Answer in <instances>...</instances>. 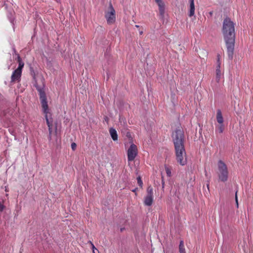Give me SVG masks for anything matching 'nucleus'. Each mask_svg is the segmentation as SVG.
<instances>
[{"label":"nucleus","instance_id":"obj_1","mask_svg":"<svg viewBox=\"0 0 253 253\" xmlns=\"http://www.w3.org/2000/svg\"><path fill=\"white\" fill-rule=\"evenodd\" d=\"M174 145L176 160L181 166L186 164V153L184 147L185 136L182 129H175L171 134Z\"/></svg>","mask_w":253,"mask_h":253},{"label":"nucleus","instance_id":"obj_2","mask_svg":"<svg viewBox=\"0 0 253 253\" xmlns=\"http://www.w3.org/2000/svg\"><path fill=\"white\" fill-rule=\"evenodd\" d=\"M228 58L232 60L233 57L235 42V24L231 19L226 17L223 22L222 29Z\"/></svg>","mask_w":253,"mask_h":253},{"label":"nucleus","instance_id":"obj_3","mask_svg":"<svg viewBox=\"0 0 253 253\" xmlns=\"http://www.w3.org/2000/svg\"><path fill=\"white\" fill-rule=\"evenodd\" d=\"M41 82L42 83V85H39L36 82L35 86L36 87L39 93L40 99L42 105V109L43 113L45 114V118L46 124L48 127L49 139L50 140L51 139L52 133V120L51 118H48V114H49L48 106L47 104L46 96L44 89V84L43 82V79L41 80Z\"/></svg>","mask_w":253,"mask_h":253},{"label":"nucleus","instance_id":"obj_4","mask_svg":"<svg viewBox=\"0 0 253 253\" xmlns=\"http://www.w3.org/2000/svg\"><path fill=\"white\" fill-rule=\"evenodd\" d=\"M17 61L18 63V67L12 73L11 77V82H19L21 80L22 69L24 66V63L22 61L20 55L17 54Z\"/></svg>","mask_w":253,"mask_h":253},{"label":"nucleus","instance_id":"obj_5","mask_svg":"<svg viewBox=\"0 0 253 253\" xmlns=\"http://www.w3.org/2000/svg\"><path fill=\"white\" fill-rule=\"evenodd\" d=\"M218 176L219 180L222 182H226L228 180L229 172L228 168L224 162L219 160L217 164Z\"/></svg>","mask_w":253,"mask_h":253},{"label":"nucleus","instance_id":"obj_6","mask_svg":"<svg viewBox=\"0 0 253 253\" xmlns=\"http://www.w3.org/2000/svg\"><path fill=\"white\" fill-rule=\"evenodd\" d=\"M105 17L108 24H113L116 21V12L111 3L110 2L107 10L105 11Z\"/></svg>","mask_w":253,"mask_h":253},{"label":"nucleus","instance_id":"obj_7","mask_svg":"<svg viewBox=\"0 0 253 253\" xmlns=\"http://www.w3.org/2000/svg\"><path fill=\"white\" fill-rule=\"evenodd\" d=\"M137 146L132 143L129 147L127 151V156L128 162H132L138 155Z\"/></svg>","mask_w":253,"mask_h":253},{"label":"nucleus","instance_id":"obj_8","mask_svg":"<svg viewBox=\"0 0 253 253\" xmlns=\"http://www.w3.org/2000/svg\"><path fill=\"white\" fill-rule=\"evenodd\" d=\"M153 202V189L151 186L147 189V195L144 198V203L145 205L150 206Z\"/></svg>","mask_w":253,"mask_h":253},{"label":"nucleus","instance_id":"obj_9","mask_svg":"<svg viewBox=\"0 0 253 253\" xmlns=\"http://www.w3.org/2000/svg\"><path fill=\"white\" fill-rule=\"evenodd\" d=\"M217 65L216 69V81L217 83L220 82V79L221 78L222 73L220 70V65L221 62L220 61V55H217Z\"/></svg>","mask_w":253,"mask_h":253},{"label":"nucleus","instance_id":"obj_10","mask_svg":"<svg viewBox=\"0 0 253 253\" xmlns=\"http://www.w3.org/2000/svg\"><path fill=\"white\" fill-rule=\"evenodd\" d=\"M216 119L219 124H223V118L220 110L218 109L216 112Z\"/></svg>","mask_w":253,"mask_h":253},{"label":"nucleus","instance_id":"obj_11","mask_svg":"<svg viewBox=\"0 0 253 253\" xmlns=\"http://www.w3.org/2000/svg\"><path fill=\"white\" fill-rule=\"evenodd\" d=\"M190 3V10L189 16L190 17L193 16L195 14V5L194 0H189Z\"/></svg>","mask_w":253,"mask_h":253},{"label":"nucleus","instance_id":"obj_12","mask_svg":"<svg viewBox=\"0 0 253 253\" xmlns=\"http://www.w3.org/2000/svg\"><path fill=\"white\" fill-rule=\"evenodd\" d=\"M109 132L112 139L114 141L118 140V134L115 129L113 128H110L109 129Z\"/></svg>","mask_w":253,"mask_h":253},{"label":"nucleus","instance_id":"obj_13","mask_svg":"<svg viewBox=\"0 0 253 253\" xmlns=\"http://www.w3.org/2000/svg\"><path fill=\"white\" fill-rule=\"evenodd\" d=\"M159 6V10L160 14L161 16L163 17L165 13V4L163 2L157 4Z\"/></svg>","mask_w":253,"mask_h":253},{"label":"nucleus","instance_id":"obj_14","mask_svg":"<svg viewBox=\"0 0 253 253\" xmlns=\"http://www.w3.org/2000/svg\"><path fill=\"white\" fill-rule=\"evenodd\" d=\"M224 130V125L223 124H218L216 126V132L219 133H222Z\"/></svg>","mask_w":253,"mask_h":253},{"label":"nucleus","instance_id":"obj_15","mask_svg":"<svg viewBox=\"0 0 253 253\" xmlns=\"http://www.w3.org/2000/svg\"><path fill=\"white\" fill-rule=\"evenodd\" d=\"M179 250L180 253H186L185 250L184 245L183 241L181 240L180 242L179 246Z\"/></svg>","mask_w":253,"mask_h":253},{"label":"nucleus","instance_id":"obj_16","mask_svg":"<svg viewBox=\"0 0 253 253\" xmlns=\"http://www.w3.org/2000/svg\"><path fill=\"white\" fill-rule=\"evenodd\" d=\"M165 170L167 176L169 177H170L171 176V168L168 166H165Z\"/></svg>","mask_w":253,"mask_h":253},{"label":"nucleus","instance_id":"obj_17","mask_svg":"<svg viewBox=\"0 0 253 253\" xmlns=\"http://www.w3.org/2000/svg\"><path fill=\"white\" fill-rule=\"evenodd\" d=\"M137 183L138 185L140 186V188H142L143 186V182L141 180V178L140 176L137 177Z\"/></svg>","mask_w":253,"mask_h":253},{"label":"nucleus","instance_id":"obj_18","mask_svg":"<svg viewBox=\"0 0 253 253\" xmlns=\"http://www.w3.org/2000/svg\"><path fill=\"white\" fill-rule=\"evenodd\" d=\"M77 145L75 143L73 142L71 144V148L73 150L76 149Z\"/></svg>","mask_w":253,"mask_h":253},{"label":"nucleus","instance_id":"obj_19","mask_svg":"<svg viewBox=\"0 0 253 253\" xmlns=\"http://www.w3.org/2000/svg\"><path fill=\"white\" fill-rule=\"evenodd\" d=\"M235 201H236V203L237 207H238V197H237V191L236 192Z\"/></svg>","mask_w":253,"mask_h":253},{"label":"nucleus","instance_id":"obj_20","mask_svg":"<svg viewBox=\"0 0 253 253\" xmlns=\"http://www.w3.org/2000/svg\"><path fill=\"white\" fill-rule=\"evenodd\" d=\"M155 1L156 2V3L157 4H159V3H162V2H163V1H162V0H155Z\"/></svg>","mask_w":253,"mask_h":253},{"label":"nucleus","instance_id":"obj_21","mask_svg":"<svg viewBox=\"0 0 253 253\" xmlns=\"http://www.w3.org/2000/svg\"><path fill=\"white\" fill-rule=\"evenodd\" d=\"M137 190H138V188H135V189H133V190H132V191L133 192H134V193H135V195H137V193H136V192H137Z\"/></svg>","mask_w":253,"mask_h":253},{"label":"nucleus","instance_id":"obj_22","mask_svg":"<svg viewBox=\"0 0 253 253\" xmlns=\"http://www.w3.org/2000/svg\"><path fill=\"white\" fill-rule=\"evenodd\" d=\"M90 244L91 245L92 250H95V249H96V248H95V246H94L93 244L91 242H90Z\"/></svg>","mask_w":253,"mask_h":253},{"label":"nucleus","instance_id":"obj_23","mask_svg":"<svg viewBox=\"0 0 253 253\" xmlns=\"http://www.w3.org/2000/svg\"><path fill=\"white\" fill-rule=\"evenodd\" d=\"M93 253H99V251L97 249H95V250H93Z\"/></svg>","mask_w":253,"mask_h":253},{"label":"nucleus","instance_id":"obj_24","mask_svg":"<svg viewBox=\"0 0 253 253\" xmlns=\"http://www.w3.org/2000/svg\"><path fill=\"white\" fill-rule=\"evenodd\" d=\"M55 133L56 134L57 133V126H56L55 127Z\"/></svg>","mask_w":253,"mask_h":253},{"label":"nucleus","instance_id":"obj_25","mask_svg":"<svg viewBox=\"0 0 253 253\" xmlns=\"http://www.w3.org/2000/svg\"><path fill=\"white\" fill-rule=\"evenodd\" d=\"M139 34L140 35H142L143 34V31L139 32Z\"/></svg>","mask_w":253,"mask_h":253},{"label":"nucleus","instance_id":"obj_26","mask_svg":"<svg viewBox=\"0 0 253 253\" xmlns=\"http://www.w3.org/2000/svg\"><path fill=\"white\" fill-rule=\"evenodd\" d=\"M130 135V133L129 132H128V133H127L126 136H128Z\"/></svg>","mask_w":253,"mask_h":253},{"label":"nucleus","instance_id":"obj_27","mask_svg":"<svg viewBox=\"0 0 253 253\" xmlns=\"http://www.w3.org/2000/svg\"><path fill=\"white\" fill-rule=\"evenodd\" d=\"M135 27H136V28H139V25H135Z\"/></svg>","mask_w":253,"mask_h":253},{"label":"nucleus","instance_id":"obj_28","mask_svg":"<svg viewBox=\"0 0 253 253\" xmlns=\"http://www.w3.org/2000/svg\"><path fill=\"white\" fill-rule=\"evenodd\" d=\"M123 230H124V228H121V231L122 232L123 231Z\"/></svg>","mask_w":253,"mask_h":253}]
</instances>
